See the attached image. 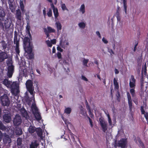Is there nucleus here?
Instances as JSON below:
<instances>
[{"label":"nucleus","mask_w":148,"mask_h":148,"mask_svg":"<svg viewBox=\"0 0 148 148\" xmlns=\"http://www.w3.org/2000/svg\"><path fill=\"white\" fill-rule=\"evenodd\" d=\"M26 87L28 90L29 92L32 95V98L30 99V101L34 102L35 101L34 95L35 93L34 92V87L33 86V83L31 80H28L27 81L26 83Z\"/></svg>","instance_id":"nucleus-1"},{"label":"nucleus","mask_w":148,"mask_h":148,"mask_svg":"<svg viewBox=\"0 0 148 148\" xmlns=\"http://www.w3.org/2000/svg\"><path fill=\"white\" fill-rule=\"evenodd\" d=\"M119 8V7L118 8L114 16L117 18L116 26L119 27H122L123 25V21L121 20V15Z\"/></svg>","instance_id":"nucleus-2"},{"label":"nucleus","mask_w":148,"mask_h":148,"mask_svg":"<svg viewBox=\"0 0 148 148\" xmlns=\"http://www.w3.org/2000/svg\"><path fill=\"white\" fill-rule=\"evenodd\" d=\"M25 52V55L28 56L27 57V58L29 59H32L33 58V55L31 53L32 51V44L28 45V46H23Z\"/></svg>","instance_id":"nucleus-3"},{"label":"nucleus","mask_w":148,"mask_h":148,"mask_svg":"<svg viewBox=\"0 0 148 148\" xmlns=\"http://www.w3.org/2000/svg\"><path fill=\"white\" fill-rule=\"evenodd\" d=\"M9 88L10 89L12 93L15 95L19 92V84L16 82H12Z\"/></svg>","instance_id":"nucleus-4"},{"label":"nucleus","mask_w":148,"mask_h":148,"mask_svg":"<svg viewBox=\"0 0 148 148\" xmlns=\"http://www.w3.org/2000/svg\"><path fill=\"white\" fill-rule=\"evenodd\" d=\"M32 109L36 119L38 121L40 120L41 119L40 114L35 104L34 103L32 104Z\"/></svg>","instance_id":"nucleus-5"},{"label":"nucleus","mask_w":148,"mask_h":148,"mask_svg":"<svg viewBox=\"0 0 148 148\" xmlns=\"http://www.w3.org/2000/svg\"><path fill=\"white\" fill-rule=\"evenodd\" d=\"M99 124L102 128V131L105 132L108 128V124L107 122L103 118H99Z\"/></svg>","instance_id":"nucleus-6"},{"label":"nucleus","mask_w":148,"mask_h":148,"mask_svg":"<svg viewBox=\"0 0 148 148\" xmlns=\"http://www.w3.org/2000/svg\"><path fill=\"white\" fill-rule=\"evenodd\" d=\"M2 104L3 106H8L10 103V101L7 95L4 94L0 98Z\"/></svg>","instance_id":"nucleus-7"},{"label":"nucleus","mask_w":148,"mask_h":148,"mask_svg":"<svg viewBox=\"0 0 148 148\" xmlns=\"http://www.w3.org/2000/svg\"><path fill=\"white\" fill-rule=\"evenodd\" d=\"M126 144V140L125 139L122 138L118 141L117 143L115 144L114 146L115 147H121L122 148H124Z\"/></svg>","instance_id":"nucleus-8"},{"label":"nucleus","mask_w":148,"mask_h":148,"mask_svg":"<svg viewBox=\"0 0 148 148\" xmlns=\"http://www.w3.org/2000/svg\"><path fill=\"white\" fill-rule=\"evenodd\" d=\"M22 121L21 116L18 115H16L13 120V123L15 125H19Z\"/></svg>","instance_id":"nucleus-9"},{"label":"nucleus","mask_w":148,"mask_h":148,"mask_svg":"<svg viewBox=\"0 0 148 148\" xmlns=\"http://www.w3.org/2000/svg\"><path fill=\"white\" fill-rule=\"evenodd\" d=\"M4 113L3 119L5 122L9 123L11 119V114L9 112H4Z\"/></svg>","instance_id":"nucleus-10"},{"label":"nucleus","mask_w":148,"mask_h":148,"mask_svg":"<svg viewBox=\"0 0 148 148\" xmlns=\"http://www.w3.org/2000/svg\"><path fill=\"white\" fill-rule=\"evenodd\" d=\"M8 70L7 75L8 77L10 78L12 76L14 71V66L12 64L8 65Z\"/></svg>","instance_id":"nucleus-11"},{"label":"nucleus","mask_w":148,"mask_h":148,"mask_svg":"<svg viewBox=\"0 0 148 148\" xmlns=\"http://www.w3.org/2000/svg\"><path fill=\"white\" fill-rule=\"evenodd\" d=\"M60 44V47L65 49L67 48V46L69 45V42L67 40H65L64 41L61 40Z\"/></svg>","instance_id":"nucleus-12"},{"label":"nucleus","mask_w":148,"mask_h":148,"mask_svg":"<svg viewBox=\"0 0 148 148\" xmlns=\"http://www.w3.org/2000/svg\"><path fill=\"white\" fill-rule=\"evenodd\" d=\"M136 80L133 75L131 76L130 79L129 85L130 88H135Z\"/></svg>","instance_id":"nucleus-13"},{"label":"nucleus","mask_w":148,"mask_h":148,"mask_svg":"<svg viewBox=\"0 0 148 148\" xmlns=\"http://www.w3.org/2000/svg\"><path fill=\"white\" fill-rule=\"evenodd\" d=\"M15 17L18 21H21L22 19L21 13L20 10L18 9L16 11Z\"/></svg>","instance_id":"nucleus-14"},{"label":"nucleus","mask_w":148,"mask_h":148,"mask_svg":"<svg viewBox=\"0 0 148 148\" xmlns=\"http://www.w3.org/2000/svg\"><path fill=\"white\" fill-rule=\"evenodd\" d=\"M127 95L128 101V103L130 110L131 111L132 109V101L130 94L129 92H127Z\"/></svg>","instance_id":"nucleus-15"},{"label":"nucleus","mask_w":148,"mask_h":148,"mask_svg":"<svg viewBox=\"0 0 148 148\" xmlns=\"http://www.w3.org/2000/svg\"><path fill=\"white\" fill-rule=\"evenodd\" d=\"M8 57L7 54L5 52H0V62H3Z\"/></svg>","instance_id":"nucleus-16"},{"label":"nucleus","mask_w":148,"mask_h":148,"mask_svg":"<svg viewBox=\"0 0 148 148\" xmlns=\"http://www.w3.org/2000/svg\"><path fill=\"white\" fill-rule=\"evenodd\" d=\"M12 81L9 80L8 79H5L2 81V83L7 88H9Z\"/></svg>","instance_id":"nucleus-17"},{"label":"nucleus","mask_w":148,"mask_h":148,"mask_svg":"<svg viewBox=\"0 0 148 148\" xmlns=\"http://www.w3.org/2000/svg\"><path fill=\"white\" fill-rule=\"evenodd\" d=\"M25 2V0H20L19 3L21 9L22 11V13H24L25 12V10L24 9V3Z\"/></svg>","instance_id":"nucleus-18"},{"label":"nucleus","mask_w":148,"mask_h":148,"mask_svg":"<svg viewBox=\"0 0 148 148\" xmlns=\"http://www.w3.org/2000/svg\"><path fill=\"white\" fill-rule=\"evenodd\" d=\"M79 11L81 14H84L86 12L85 6L84 4H82L79 9Z\"/></svg>","instance_id":"nucleus-19"},{"label":"nucleus","mask_w":148,"mask_h":148,"mask_svg":"<svg viewBox=\"0 0 148 148\" xmlns=\"http://www.w3.org/2000/svg\"><path fill=\"white\" fill-rule=\"evenodd\" d=\"M24 46H28V45L32 44L30 41L29 38L27 37L24 38L23 40Z\"/></svg>","instance_id":"nucleus-20"},{"label":"nucleus","mask_w":148,"mask_h":148,"mask_svg":"<svg viewBox=\"0 0 148 148\" xmlns=\"http://www.w3.org/2000/svg\"><path fill=\"white\" fill-rule=\"evenodd\" d=\"M5 13L2 8H0V19H4L5 16Z\"/></svg>","instance_id":"nucleus-21"},{"label":"nucleus","mask_w":148,"mask_h":148,"mask_svg":"<svg viewBox=\"0 0 148 148\" xmlns=\"http://www.w3.org/2000/svg\"><path fill=\"white\" fill-rule=\"evenodd\" d=\"M21 112L22 116L26 119H27L29 117V116L26 111L25 110H21Z\"/></svg>","instance_id":"nucleus-22"},{"label":"nucleus","mask_w":148,"mask_h":148,"mask_svg":"<svg viewBox=\"0 0 148 148\" xmlns=\"http://www.w3.org/2000/svg\"><path fill=\"white\" fill-rule=\"evenodd\" d=\"M56 21L55 24L56 26L57 31H58L59 30H61L62 27V25L59 21H57V20Z\"/></svg>","instance_id":"nucleus-23"},{"label":"nucleus","mask_w":148,"mask_h":148,"mask_svg":"<svg viewBox=\"0 0 148 148\" xmlns=\"http://www.w3.org/2000/svg\"><path fill=\"white\" fill-rule=\"evenodd\" d=\"M105 113L106 115V116L108 118V123L109 124V125L110 126L112 125V121L110 118V116L109 113L108 112L105 111Z\"/></svg>","instance_id":"nucleus-24"},{"label":"nucleus","mask_w":148,"mask_h":148,"mask_svg":"<svg viewBox=\"0 0 148 148\" xmlns=\"http://www.w3.org/2000/svg\"><path fill=\"white\" fill-rule=\"evenodd\" d=\"M86 25L85 22H81L78 23V25L79 27L81 29H84L85 28Z\"/></svg>","instance_id":"nucleus-25"},{"label":"nucleus","mask_w":148,"mask_h":148,"mask_svg":"<svg viewBox=\"0 0 148 148\" xmlns=\"http://www.w3.org/2000/svg\"><path fill=\"white\" fill-rule=\"evenodd\" d=\"M123 4V8L124 11L125 12V14L126 15L127 14V0H122Z\"/></svg>","instance_id":"nucleus-26"},{"label":"nucleus","mask_w":148,"mask_h":148,"mask_svg":"<svg viewBox=\"0 0 148 148\" xmlns=\"http://www.w3.org/2000/svg\"><path fill=\"white\" fill-rule=\"evenodd\" d=\"M28 132L30 133H34L36 131V128L34 127L30 126L28 130Z\"/></svg>","instance_id":"nucleus-27"},{"label":"nucleus","mask_w":148,"mask_h":148,"mask_svg":"<svg viewBox=\"0 0 148 148\" xmlns=\"http://www.w3.org/2000/svg\"><path fill=\"white\" fill-rule=\"evenodd\" d=\"M113 82L114 86V89H118L119 88V84L115 78L114 79Z\"/></svg>","instance_id":"nucleus-28"},{"label":"nucleus","mask_w":148,"mask_h":148,"mask_svg":"<svg viewBox=\"0 0 148 148\" xmlns=\"http://www.w3.org/2000/svg\"><path fill=\"white\" fill-rule=\"evenodd\" d=\"M53 12L54 15V16L56 20L57 19V17L58 16V9L56 8L53 10Z\"/></svg>","instance_id":"nucleus-29"},{"label":"nucleus","mask_w":148,"mask_h":148,"mask_svg":"<svg viewBox=\"0 0 148 148\" xmlns=\"http://www.w3.org/2000/svg\"><path fill=\"white\" fill-rule=\"evenodd\" d=\"M80 113L84 116L85 117L87 116V114L86 111L84 110L82 106H81Z\"/></svg>","instance_id":"nucleus-30"},{"label":"nucleus","mask_w":148,"mask_h":148,"mask_svg":"<svg viewBox=\"0 0 148 148\" xmlns=\"http://www.w3.org/2000/svg\"><path fill=\"white\" fill-rule=\"evenodd\" d=\"M44 29H46L47 31L49 33L55 32V30L54 29L50 27H48L47 28H45Z\"/></svg>","instance_id":"nucleus-31"},{"label":"nucleus","mask_w":148,"mask_h":148,"mask_svg":"<svg viewBox=\"0 0 148 148\" xmlns=\"http://www.w3.org/2000/svg\"><path fill=\"white\" fill-rule=\"evenodd\" d=\"M3 141L5 143H10L11 142L10 138L7 136L3 139Z\"/></svg>","instance_id":"nucleus-32"},{"label":"nucleus","mask_w":148,"mask_h":148,"mask_svg":"<svg viewBox=\"0 0 148 148\" xmlns=\"http://www.w3.org/2000/svg\"><path fill=\"white\" fill-rule=\"evenodd\" d=\"M15 131V133L16 135H20L22 134V131L20 128H17Z\"/></svg>","instance_id":"nucleus-33"},{"label":"nucleus","mask_w":148,"mask_h":148,"mask_svg":"<svg viewBox=\"0 0 148 148\" xmlns=\"http://www.w3.org/2000/svg\"><path fill=\"white\" fill-rule=\"evenodd\" d=\"M14 4H11L9 5V8L11 12L12 13H14L15 11V8L14 6Z\"/></svg>","instance_id":"nucleus-34"},{"label":"nucleus","mask_w":148,"mask_h":148,"mask_svg":"<svg viewBox=\"0 0 148 148\" xmlns=\"http://www.w3.org/2000/svg\"><path fill=\"white\" fill-rule=\"evenodd\" d=\"M88 61V59L84 58L82 61L83 65L86 67H88L87 63Z\"/></svg>","instance_id":"nucleus-35"},{"label":"nucleus","mask_w":148,"mask_h":148,"mask_svg":"<svg viewBox=\"0 0 148 148\" xmlns=\"http://www.w3.org/2000/svg\"><path fill=\"white\" fill-rule=\"evenodd\" d=\"M71 111V109L70 108H67L64 110V113L67 114H70Z\"/></svg>","instance_id":"nucleus-36"},{"label":"nucleus","mask_w":148,"mask_h":148,"mask_svg":"<svg viewBox=\"0 0 148 148\" xmlns=\"http://www.w3.org/2000/svg\"><path fill=\"white\" fill-rule=\"evenodd\" d=\"M11 22L9 21L8 20L6 21V22L5 23V25L6 28H9L10 27L11 25Z\"/></svg>","instance_id":"nucleus-37"},{"label":"nucleus","mask_w":148,"mask_h":148,"mask_svg":"<svg viewBox=\"0 0 148 148\" xmlns=\"http://www.w3.org/2000/svg\"><path fill=\"white\" fill-rule=\"evenodd\" d=\"M38 145L36 143H32L30 145V148H36Z\"/></svg>","instance_id":"nucleus-38"},{"label":"nucleus","mask_w":148,"mask_h":148,"mask_svg":"<svg viewBox=\"0 0 148 148\" xmlns=\"http://www.w3.org/2000/svg\"><path fill=\"white\" fill-rule=\"evenodd\" d=\"M0 129L2 130H6L5 127L1 121H0Z\"/></svg>","instance_id":"nucleus-39"},{"label":"nucleus","mask_w":148,"mask_h":148,"mask_svg":"<svg viewBox=\"0 0 148 148\" xmlns=\"http://www.w3.org/2000/svg\"><path fill=\"white\" fill-rule=\"evenodd\" d=\"M135 88H131L130 89V92L132 95V96L133 97L135 96V90L134 89Z\"/></svg>","instance_id":"nucleus-40"},{"label":"nucleus","mask_w":148,"mask_h":148,"mask_svg":"<svg viewBox=\"0 0 148 148\" xmlns=\"http://www.w3.org/2000/svg\"><path fill=\"white\" fill-rule=\"evenodd\" d=\"M30 28V26H29V22L27 23V25L26 27V29L27 30V32L29 34V35H30V32L29 31Z\"/></svg>","instance_id":"nucleus-41"},{"label":"nucleus","mask_w":148,"mask_h":148,"mask_svg":"<svg viewBox=\"0 0 148 148\" xmlns=\"http://www.w3.org/2000/svg\"><path fill=\"white\" fill-rule=\"evenodd\" d=\"M16 52V57L18 58V56H19L20 51L18 47H16L15 48Z\"/></svg>","instance_id":"nucleus-42"},{"label":"nucleus","mask_w":148,"mask_h":148,"mask_svg":"<svg viewBox=\"0 0 148 148\" xmlns=\"http://www.w3.org/2000/svg\"><path fill=\"white\" fill-rule=\"evenodd\" d=\"M47 14L49 17H51L52 16V10L51 9H49L48 11L47 12Z\"/></svg>","instance_id":"nucleus-43"},{"label":"nucleus","mask_w":148,"mask_h":148,"mask_svg":"<svg viewBox=\"0 0 148 148\" xmlns=\"http://www.w3.org/2000/svg\"><path fill=\"white\" fill-rule=\"evenodd\" d=\"M17 145L18 146H21V144L22 139L20 138H18L17 140Z\"/></svg>","instance_id":"nucleus-44"},{"label":"nucleus","mask_w":148,"mask_h":148,"mask_svg":"<svg viewBox=\"0 0 148 148\" xmlns=\"http://www.w3.org/2000/svg\"><path fill=\"white\" fill-rule=\"evenodd\" d=\"M69 130V132L70 133V136L71 137V139H72V140L73 141H75V138H74V135L71 132V131L70 130Z\"/></svg>","instance_id":"nucleus-45"},{"label":"nucleus","mask_w":148,"mask_h":148,"mask_svg":"<svg viewBox=\"0 0 148 148\" xmlns=\"http://www.w3.org/2000/svg\"><path fill=\"white\" fill-rule=\"evenodd\" d=\"M46 42L48 47H51L52 46V44L51 42L49 40H46Z\"/></svg>","instance_id":"nucleus-46"},{"label":"nucleus","mask_w":148,"mask_h":148,"mask_svg":"<svg viewBox=\"0 0 148 148\" xmlns=\"http://www.w3.org/2000/svg\"><path fill=\"white\" fill-rule=\"evenodd\" d=\"M2 46L3 48L4 49H5L7 46V44L4 41H3L2 42Z\"/></svg>","instance_id":"nucleus-47"},{"label":"nucleus","mask_w":148,"mask_h":148,"mask_svg":"<svg viewBox=\"0 0 148 148\" xmlns=\"http://www.w3.org/2000/svg\"><path fill=\"white\" fill-rule=\"evenodd\" d=\"M86 103H87L86 108H87V109L88 110V113H89V115H90L92 113V112L91 111L90 107L87 104L88 103H87V101H86Z\"/></svg>","instance_id":"nucleus-48"},{"label":"nucleus","mask_w":148,"mask_h":148,"mask_svg":"<svg viewBox=\"0 0 148 148\" xmlns=\"http://www.w3.org/2000/svg\"><path fill=\"white\" fill-rule=\"evenodd\" d=\"M61 8L63 10H67L65 5L64 4H62L61 5Z\"/></svg>","instance_id":"nucleus-49"},{"label":"nucleus","mask_w":148,"mask_h":148,"mask_svg":"<svg viewBox=\"0 0 148 148\" xmlns=\"http://www.w3.org/2000/svg\"><path fill=\"white\" fill-rule=\"evenodd\" d=\"M146 68L147 66L146 64H145L143 67L142 71H144V73H145L146 71Z\"/></svg>","instance_id":"nucleus-50"},{"label":"nucleus","mask_w":148,"mask_h":148,"mask_svg":"<svg viewBox=\"0 0 148 148\" xmlns=\"http://www.w3.org/2000/svg\"><path fill=\"white\" fill-rule=\"evenodd\" d=\"M4 19H0V27H2L3 29L4 28L3 23L2 21Z\"/></svg>","instance_id":"nucleus-51"},{"label":"nucleus","mask_w":148,"mask_h":148,"mask_svg":"<svg viewBox=\"0 0 148 148\" xmlns=\"http://www.w3.org/2000/svg\"><path fill=\"white\" fill-rule=\"evenodd\" d=\"M8 3L9 5L14 4V0H8Z\"/></svg>","instance_id":"nucleus-52"},{"label":"nucleus","mask_w":148,"mask_h":148,"mask_svg":"<svg viewBox=\"0 0 148 148\" xmlns=\"http://www.w3.org/2000/svg\"><path fill=\"white\" fill-rule=\"evenodd\" d=\"M57 56L58 59H61L62 58V55L61 53L58 52L57 53Z\"/></svg>","instance_id":"nucleus-53"},{"label":"nucleus","mask_w":148,"mask_h":148,"mask_svg":"<svg viewBox=\"0 0 148 148\" xmlns=\"http://www.w3.org/2000/svg\"><path fill=\"white\" fill-rule=\"evenodd\" d=\"M108 51L110 53L111 55L114 54V52L112 49H108Z\"/></svg>","instance_id":"nucleus-54"},{"label":"nucleus","mask_w":148,"mask_h":148,"mask_svg":"<svg viewBox=\"0 0 148 148\" xmlns=\"http://www.w3.org/2000/svg\"><path fill=\"white\" fill-rule=\"evenodd\" d=\"M23 74L25 75H26L28 73V72L27 71V69H24L23 70Z\"/></svg>","instance_id":"nucleus-55"},{"label":"nucleus","mask_w":148,"mask_h":148,"mask_svg":"<svg viewBox=\"0 0 148 148\" xmlns=\"http://www.w3.org/2000/svg\"><path fill=\"white\" fill-rule=\"evenodd\" d=\"M88 119L89 120V122L90 124V126L91 127H93V124H92V122L91 120L90 119V118L89 117H88Z\"/></svg>","instance_id":"nucleus-56"},{"label":"nucleus","mask_w":148,"mask_h":148,"mask_svg":"<svg viewBox=\"0 0 148 148\" xmlns=\"http://www.w3.org/2000/svg\"><path fill=\"white\" fill-rule=\"evenodd\" d=\"M102 41L105 44H107L108 42L107 40L104 37L102 38Z\"/></svg>","instance_id":"nucleus-57"},{"label":"nucleus","mask_w":148,"mask_h":148,"mask_svg":"<svg viewBox=\"0 0 148 148\" xmlns=\"http://www.w3.org/2000/svg\"><path fill=\"white\" fill-rule=\"evenodd\" d=\"M96 34L100 38H101V36L100 34L99 31H97L96 32Z\"/></svg>","instance_id":"nucleus-58"},{"label":"nucleus","mask_w":148,"mask_h":148,"mask_svg":"<svg viewBox=\"0 0 148 148\" xmlns=\"http://www.w3.org/2000/svg\"><path fill=\"white\" fill-rule=\"evenodd\" d=\"M44 32H45V34L47 36L46 37L49 38V33L47 31L46 29H44Z\"/></svg>","instance_id":"nucleus-59"},{"label":"nucleus","mask_w":148,"mask_h":148,"mask_svg":"<svg viewBox=\"0 0 148 148\" xmlns=\"http://www.w3.org/2000/svg\"><path fill=\"white\" fill-rule=\"evenodd\" d=\"M82 79L85 81H88V79H87V78L85 76L83 75L82 76Z\"/></svg>","instance_id":"nucleus-60"},{"label":"nucleus","mask_w":148,"mask_h":148,"mask_svg":"<svg viewBox=\"0 0 148 148\" xmlns=\"http://www.w3.org/2000/svg\"><path fill=\"white\" fill-rule=\"evenodd\" d=\"M14 43L16 44V47H19V43L18 41L17 40H14Z\"/></svg>","instance_id":"nucleus-61"},{"label":"nucleus","mask_w":148,"mask_h":148,"mask_svg":"<svg viewBox=\"0 0 148 148\" xmlns=\"http://www.w3.org/2000/svg\"><path fill=\"white\" fill-rule=\"evenodd\" d=\"M51 42L52 44H55L56 43V39H54L53 40H51Z\"/></svg>","instance_id":"nucleus-62"},{"label":"nucleus","mask_w":148,"mask_h":148,"mask_svg":"<svg viewBox=\"0 0 148 148\" xmlns=\"http://www.w3.org/2000/svg\"><path fill=\"white\" fill-rule=\"evenodd\" d=\"M43 14L44 17H45L46 16V8H45L43 10Z\"/></svg>","instance_id":"nucleus-63"},{"label":"nucleus","mask_w":148,"mask_h":148,"mask_svg":"<svg viewBox=\"0 0 148 148\" xmlns=\"http://www.w3.org/2000/svg\"><path fill=\"white\" fill-rule=\"evenodd\" d=\"M145 116L147 121H148V113H146L145 114Z\"/></svg>","instance_id":"nucleus-64"}]
</instances>
